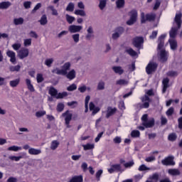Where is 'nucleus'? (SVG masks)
<instances>
[{"label":"nucleus","instance_id":"1","mask_svg":"<svg viewBox=\"0 0 182 182\" xmlns=\"http://www.w3.org/2000/svg\"><path fill=\"white\" fill-rule=\"evenodd\" d=\"M181 18H182V14L178 13L176 14L174 18V22L176 23L178 27H172L171 31H169V36L171 39H175L176 36H177V32H178V30L180 28H181Z\"/></svg>","mask_w":182,"mask_h":182},{"label":"nucleus","instance_id":"2","mask_svg":"<svg viewBox=\"0 0 182 182\" xmlns=\"http://www.w3.org/2000/svg\"><path fill=\"white\" fill-rule=\"evenodd\" d=\"M156 21V14H146L144 12L141 13V23H146V22H153Z\"/></svg>","mask_w":182,"mask_h":182},{"label":"nucleus","instance_id":"3","mask_svg":"<svg viewBox=\"0 0 182 182\" xmlns=\"http://www.w3.org/2000/svg\"><path fill=\"white\" fill-rule=\"evenodd\" d=\"M157 68H159L157 63L150 61L145 68L146 75H152L157 70Z\"/></svg>","mask_w":182,"mask_h":182},{"label":"nucleus","instance_id":"4","mask_svg":"<svg viewBox=\"0 0 182 182\" xmlns=\"http://www.w3.org/2000/svg\"><path fill=\"white\" fill-rule=\"evenodd\" d=\"M73 116V114H72L69 110H67L62 114V117L65 119V124L67 129H70V127H72V126H70V122H72Z\"/></svg>","mask_w":182,"mask_h":182},{"label":"nucleus","instance_id":"5","mask_svg":"<svg viewBox=\"0 0 182 182\" xmlns=\"http://www.w3.org/2000/svg\"><path fill=\"white\" fill-rule=\"evenodd\" d=\"M129 15L130 16V18L127 21V25L132 26L137 21V10L132 9L129 12Z\"/></svg>","mask_w":182,"mask_h":182},{"label":"nucleus","instance_id":"6","mask_svg":"<svg viewBox=\"0 0 182 182\" xmlns=\"http://www.w3.org/2000/svg\"><path fill=\"white\" fill-rule=\"evenodd\" d=\"M168 56H170L168 51H166V50H160V63H166V62L168 60Z\"/></svg>","mask_w":182,"mask_h":182},{"label":"nucleus","instance_id":"7","mask_svg":"<svg viewBox=\"0 0 182 182\" xmlns=\"http://www.w3.org/2000/svg\"><path fill=\"white\" fill-rule=\"evenodd\" d=\"M164 166H176L174 156H168L161 161Z\"/></svg>","mask_w":182,"mask_h":182},{"label":"nucleus","instance_id":"8","mask_svg":"<svg viewBox=\"0 0 182 182\" xmlns=\"http://www.w3.org/2000/svg\"><path fill=\"white\" fill-rule=\"evenodd\" d=\"M141 100L144 103L142 105V107L144 109H149V107H150V102H151L150 97H148L147 95H145L144 97H141Z\"/></svg>","mask_w":182,"mask_h":182},{"label":"nucleus","instance_id":"9","mask_svg":"<svg viewBox=\"0 0 182 182\" xmlns=\"http://www.w3.org/2000/svg\"><path fill=\"white\" fill-rule=\"evenodd\" d=\"M6 55L10 58V62L13 64V65H16V53H15V52L8 50L6 53Z\"/></svg>","mask_w":182,"mask_h":182},{"label":"nucleus","instance_id":"10","mask_svg":"<svg viewBox=\"0 0 182 182\" xmlns=\"http://www.w3.org/2000/svg\"><path fill=\"white\" fill-rule=\"evenodd\" d=\"M144 43V39L143 38V37L136 36L132 41V44L134 45V46H135V48H140V46H141V43Z\"/></svg>","mask_w":182,"mask_h":182},{"label":"nucleus","instance_id":"11","mask_svg":"<svg viewBox=\"0 0 182 182\" xmlns=\"http://www.w3.org/2000/svg\"><path fill=\"white\" fill-rule=\"evenodd\" d=\"M168 87H170V79L168 77L164 78L162 80V93L167 92Z\"/></svg>","mask_w":182,"mask_h":182},{"label":"nucleus","instance_id":"12","mask_svg":"<svg viewBox=\"0 0 182 182\" xmlns=\"http://www.w3.org/2000/svg\"><path fill=\"white\" fill-rule=\"evenodd\" d=\"M18 55L20 59H25V58H28V56H29V50L27 48H22L18 51Z\"/></svg>","mask_w":182,"mask_h":182},{"label":"nucleus","instance_id":"13","mask_svg":"<svg viewBox=\"0 0 182 182\" xmlns=\"http://www.w3.org/2000/svg\"><path fill=\"white\" fill-rule=\"evenodd\" d=\"M82 27L81 26L71 25L69 26L68 30L70 33H76V32H80Z\"/></svg>","mask_w":182,"mask_h":182},{"label":"nucleus","instance_id":"14","mask_svg":"<svg viewBox=\"0 0 182 182\" xmlns=\"http://www.w3.org/2000/svg\"><path fill=\"white\" fill-rule=\"evenodd\" d=\"M116 112H117V108L116 107L112 108V107H108L105 117L107 119H109V117H110L111 116H113V114H114Z\"/></svg>","mask_w":182,"mask_h":182},{"label":"nucleus","instance_id":"15","mask_svg":"<svg viewBox=\"0 0 182 182\" xmlns=\"http://www.w3.org/2000/svg\"><path fill=\"white\" fill-rule=\"evenodd\" d=\"M159 154V151H154L151 153V156H148L145 159V161L147 163H151V161H154L156 160V156Z\"/></svg>","mask_w":182,"mask_h":182},{"label":"nucleus","instance_id":"16","mask_svg":"<svg viewBox=\"0 0 182 182\" xmlns=\"http://www.w3.org/2000/svg\"><path fill=\"white\" fill-rule=\"evenodd\" d=\"M168 43L172 50H176V49H177V41L176 39L170 38Z\"/></svg>","mask_w":182,"mask_h":182},{"label":"nucleus","instance_id":"17","mask_svg":"<svg viewBox=\"0 0 182 182\" xmlns=\"http://www.w3.org/2000/svg\"><path fill=\"white\" fill-rule=\"evenodd\" d=\"M26 85L27 86V88L30 92H35V87H33V85H32V82L30 79H26Z\"/></svg>","mask_w":182,"mask_h":182},{"label":"nucleus","instance_id":"18","mask_svg":"<svg viewBox=\"0 0 182 182\" xmlns=\"http://www.w3.org/2000/svg\"><path fill=\"white\" fill-rule=\"evenodd\" d=\"M142 125L144 127H146V129L153 127V126H154V119L146 121V122H142Z\"/></svg>","mask_w":182,"mask_h":182},{"label":"nucleus","instance_id":"19","mask_svg":"<svg viewBox=\"0 0 182 182\" xmlns=\"http://www.w3.org/2000/svg\"><path fill=\"white\" fill-rule=\"evenodd\" d=\"M28 153L31 156H38V154H41V153H42V151H41V149H36L35 148H30L28 149Z\"/></svg>","mask_w":182,"mask_h":182},{"label":"nucleus","instance_id":"20","mask_svg":"<svg viewBox=\"0 0 182 182\" xmlns=\"http://www.w3.org/2000/svg\"><path fill=\"white\" fill-rule=\"evenodd\" d=\"M168 173L170 176H180L181 174L180 170L177 168H170L168 170Z\"/></svg>","mask_w":182,"mask_h":182},{"label":"nucleus","instance_id":"21","mask_svg":"<svg viewBox=\"0 0 182 182\" xmlns=\"http://www.w3.org/2000/svg\"><path fill=\"white\" fill-rule=\"evenodd\" d=\"M112 70H114V73H117L118 75H123V73H124V70L122 69L121 66H114L112 67Z\"/></svg>","mask_w":182,"mask_h":182},{"label":"nucleus","instance_id":"22","mask_svg":"<svg viewBox=\"0 0 182 182\" xmlns=\"http://www.w3.org/2000/svg\"><path fill=\"white\" fill-rule=\"evenodd\" d=\"M65 75L66 77L70 80H73V79L76 77V72L75 71V70H72L68 73H67Z\"/></svg>","mask_w":182,"mask_h":182},{"label":"nucleus","instance_id":"23","mask_svg":"<svg viewBox=\"0 0 182 182\" xmlns=\"http://www.w3.org/2000/svg\"><path fill=\"white\" fill-rule=\"evenodd\" d=\"M68 182H83V176L82 175L75 176Z\"/></svg>","mask_w":182,"mask_h":182},{"label":"nucleus","instance_id":"24","mask_svg":"<svg viewBox=\"0 0 182 182\" xmlns=\"http://www.w3.org/2000/svg\"><path fill=\"white\" fill-rule=\"evenodd\" d=\"M48 93H49V95H50V96H52L53 97H55V98H56V96H58V90H56V89H55V87H51L49 89Z\"/></svg>","mask_w":182,"mask_h":182},{"label":"nucleus","instance_id":"25","mask_svg":"<svg viewBox=\"0 0 182 182\" xmlns=\"http://www.w3.org/2000/svg\"><path fill=\"white\" fill-rule=\"evenodd\" d=\"M11 6V2L9 1H3L0 3V9H8Z\"/></svg>","mask_w":182,"mask_h":182},{"label":"nucleus","instance_id":"26","mask_svg":"<svg viewBox=\"0 0 182 182\" xmlns=\"http://www.w3.org/2000/svg\"><path fill=\"white\" fill-rule=\"evenodd\" d=\"M168 140H169V141H176L177 140V134L174 132L169 134Z\"/></svg>","mask_w":182,"mask_h":182},{"label":"nucleus","instance_id":"27","mask_svg":"<svg viewBox=\"0 0 182 182\" xmlns=\"http://www.w3.org/2000/svg\"><path fill=\"white\" fill-rule=\"evenodd\" d=\"M19 82H21V80L19 78H17L16 80L10 81L9 85L11 87H16V86L19 85Z\"/></svg>","mask_w":182,"mask_h":182},{"label":"nucleus","instance_id":"28","mask_svg":"<svg viewBox=\"0 0 182 182\" xmlns=\"http://www.w3.org/2000/svg\"><path fill=\"white\" fill-rule=\"evenodd\" d=\"M23 18L19 17L18 18H14V25H23Z\"/></svg>","mask_w":182,"mask_h":182},{"label":"nucleus","instance_id":"29","mask_svg":"<svg viewBox=\"0 0 182 182\" xmlns=\"http://www.w3.org/2000/svg\"><path fill=\"white\" fill-rule=\"evenodd\" d=\"M10 72H19L21 70V66L19 65H17L16 66L11 65L9 67Z\"/></svg>","mask_w":182,"mask_h":182},{"label":"nucleus","instance_id":"30","mask_svg":"<svg viewBox=\"0 0 182 182\" xmlns=\"http://www.w3.org/2000/svg\"><path fill=\"white\" fill-rule=\"evenodd\" d=\"M59 147V141L54 140L51 142L50 149L51 150H56Z\"/></svg>","mask_w":182,"mask_h":182},{"label":"nucleus","instance_id":"31","mask_svg":"<svg viewBox=\"0 0 182 182\" xmlns=\"http://www.w3.org/2000/svg\"><path fill=\"white\" fill-rule=\"evenodd\" d=\"M66 11L68 12H73V11H75V4L72 2L69 3L66 7Z\"/></svg>","mask_w":182,"mask_h":182},{"label":"nucleus","instance_id":"32","mask_svg":"<svg viewBox=\"0 0 182 182\" xmlns=\"http://www.w3.org/2000/svg\"><path fill=\"white\" fill-rule=\"evenodd\" d=\"M7 150H9V151H18V150H22V147L21 146H9Z\"/></svg>","mask_w":182,"mask_h":182},{"label":"nucleus","instance_id":"33","mask_svg":"<svg viewBox=\"0 0 182 182\" xmlns=\"http://www.w3.org/2000/svg\"><path fill=\"white\" fill-rule=\"evenodd\" d=\"M84 150H93L95 149V144H87L85 145H83Z\"/></svg>","mask_w":182,"mask_h":182},{"label":"nucleus","instance_id":"34","mask_svg":"<svg viewBox=\"0 0 182 182\" xmlns=\"http://www.w3.org/2000/svg\"><path fill=\"white\" fill-rule=\"evenodd\" d=\"M64 109H65V105L62 102H59L56 108L57 112H63Z\"/></svg>","mask_w":182,"mask_h":182},{"label":"nucleus","instance_id":"35","mask_svg":"<svg viewBox=\"0 0 182 182\" xmlns=\"http://www.w3.org/2000/svg\"><path fill=\"white\" fill-rule=\"evenodd\" d=\"M166 114L168 117H170V116H173L174 114V107H171L166 112Z\"/></svg>","mask_w":182,"mask_h":182},{"label":"nucleus","instance_id":"36","mask_svg":"<svg viewBox=\"0 0 182 182\" xmlns=\"http://www.w3.org/2000/svg\"><path fill=\"white\" fill-rule=\"evenodd\" d=\"M40 23L41 25H46L48 23V17H46V15L44 14L41 16Z\"/></svg>","mask_w":182,"mask_h":182},{"label":"nucleus","instance_id":"37","mask_svg":"<svg viewBox=\"0 0 182 182\" xmlns=\"http://www.w3.org/2000/svg\"><path fill=\"white\" fill-rule=\"evenodd\" d=\"M149 181H153V182H157L159 181V174L157 173H154L152 176L149 177Z\"/></svg>","mask_w":182,"mask_h":182},{"label":"nucleus","instance_id":"38","mask_svg":"<svg viewBox=\"0 0 182 182\" xmlns=\"http://www.w3.org/2000/svg\"><path fill=\"white\" fill-rule=\"evenodd\" d=\"M106 4H107L106 0H100L99 8L100 9H101V11H103V9L106 8Z\"/></svg>","mask_w":182,"mask_h":182},{"label":"nucleus","instance_id":"39","mask_svg":"<svg viewBox=\"0 0 182 182\" xmlns=\"http://www.w3.org/2000/svg\"><path fill=\"white\" fill-rule=\"evenodd\" d=\"M127 53L130 56H136L137 55V52H136L133 48H129L126 50Z\"/></svg>","mask_w":182,"mask_h":182},{"label":"nucleus","instance_id":"40","mask_svg":"<svg viewBox=\"0 0 182 182\" xmlns=\"http://www.w3.org/2000/svg\"><path fill=\"white\" fill-rule=\"evenodd\" d=\"M68 96V93L66 92H59L57 94L55 99H63V97H66Z\"/></svg>","mask_w":182,"mask_h":182},{"label":"nucleus","instance_id":"41","mask_svg":"<svg viewBox=\"0 0 182 182\" xmlns=\"http://www.w3.org/2000/svg\"><path fill=\"white\" fill-rule=\"evenodd\" d=\"M75 15H79L80 16H86V12H85L83 10L77 9L75 11Z\"/></svg>","mask_w":182,"mask_h":182},{"label":"nucleus","instance_id":"42","mask_svg":"<svg viewBox=\"0 0 182 182\" xmlns=\"http://www.w3.org/2000/svg\"><path fill=\"white\" fill-rule=\"evenodd\" d=\"M131 136L136 138V137H140V131L139 130H133L131 132Z\"/></svg>","mask_w":182,"mask_h":182},{"label":"nucleus","instance_id":"43","mask_svg":"<svg viewBox=\"0 0 182 182\" xmlns=\"http://www.w3.org/2000/svg\"><path fill=\"white\" fill-rule=\"evenodd\" d=\"M114 171H122V166L119 164L112 165Z\"/></svg>","mask_w":182,"mask_h":182},{"label":"nucleus","instance_id":"44","mask_svg":"<svg viewBox=\"0 0 182 182\" xmlns=\"http://www.w3.org/2000/svg\"><path fill=\"white\" fill-rule=\"evenodd\" d=\"M116 85H119V86L123 85H129V82L126 80L120 79L117 81Z\"/></svg>","mask_w":182,"mask_h":182},{"label":"nucleus","instance_id":"45","mask_svg":"<svg viewBox=\"0 0 182 182\" xmlns=\"http://www.w3.org/2000/svg\"><path fill=\"white\" fill-rule=\"evenodd\" d=\"M76 89H77V85H76V84H72L67 87L68 92H73V90H76Z\"/></svg>","mask_w":182,"mask_h":182},{"label":"nucleus","instance_id":"46","mask_svg":"<svg viewBox=\"0 0 182 182\" xmlns=\"http://www.w3.org/2000/svg\"><path fill=\"white\" fill-rule=\"evenodd\" d=\"M134 166V161H131L124 164V167H125V168H130V167H133Z\"/></svg>","mask_w":182,"mask_h":182},{"label":"nucleus","instance_id":"47","mask_svg":"<svg viewBox=\"0 0 182 182\" xmlns=\"http://www.w3.org/2000/svg\"><path fill=\"white\" fill-rule=\"evenodd\" d=\"M53 63V58L46 59L45 61V65L48 66V68H50Z\"/></svg>","mask_w":182,"mask_h":182},{"label":"nucleus","instance_id":"48","mask_svg":"<svg viewBox=\"0 0 182 182\" xmlns=\"http://www.w3.org/2000/svg\"><path fill=\"white\" fill-rule=\"evenodd\" d=\"M48 9H50L52 11V15H54L55 16H58L59 14L58 13V10L55 9V7L53 6H49Z\"/></svg>","mask_w":182,"mask_h":182},{"label":"nucleus","instance_id":"49","mask_svg":"<svg viewBox=\"0 0 182 182\" xmlns=\"http://www.w3.org/2000/svg\"><path fill=\"white\" fill-rule=\"evenodd\" d=\"M66 19H67V22H68V23H73V21H75V17L70 16L69 14H66Z\"/></svg>","mask_w":182,"mask_h":182},{"label":"nucleus","instance_id":"50","mask_svg":"<svg viewBox=\"0 0 182 182\" xmlns=\"http://www.w3.org/2000/svg\"><path fill=\"white\" fill-rule=\"evenodd\" d=\"M37 83H42V82H43L44 79H43V75H42L41 73H38L37 74Z\"/></svg>","mask_w":182,"mask_h":182},{"label":"nucleus","instance_id":"51","mask_svg":"<svg viewBox=\"0 0 182 182\" xmlns=\"http://www.w3.org/2000/svg\"><path fill=\"white\" fill-rule=\"evenodd\" d=\"M103 174V170L100 169L95 174L97 181H100V176Z\"/></svg>","mask_w":182,"mask_h":182},{"label":"nucleus","instance_id":"52","mask_svg":"<svg viewBox=\"0 0 182 182\" xmlns=\"http://www.w3.org/2000/svg\"><path fill=\"white\" fill-rule=\"evenodd\" d=\"M116 4L117 8H123L124 6V0H117Z\"/></svg>","mask_w":182,"mask_h":182},{"label":"nucleus","instance_id":"53","mask_svg":"<svg viewBox=\"0 0 182 182\" xmlns=\"http://www.w3.org/2000/svg\"><path fill=\"white\" fill-rule=\"evenodd\" d=\"M56 74L63 75V76H66V75H68V71L63 68L62 70H57Z\"/></svg>","mask_w":182,"mask_h":182},{"label":"nucleus","instance_id":"54","mask_svg":"<svg viewBox=\"0 0 182 182\" xmlns=\"http://www.w3.org/2000/svg\"><path fill=\"white\" fill-rule=\"evenodd\" d=\"M46 114V111H38L36 112V117H42Z\"/></svg>","mask_w":182,"mask_h":182},{"label":"nucleus","instance_id":"55","mask_svg":"<svg viewBox=\"0 0 182 182\" xmlns=\"http://www.w3.org/2000/svg\"><path fill=\"white\" fill-rule=\"evenodd\" d=\"M167 75L170 76L171 77H174V76H178V73L176 71L171 70L167 73Z\"/></svg>","mask_w":182,"mask_h":182},{"label":"nucleus","instance_id":"56","mask_svg":"<svg viewBox=\"0 0 182 182\" xmlns=\"http://www.w3.org/2000/svg\"><path fill=\"white\" fill-rule=\"evenodd\" d=\"M139 171H146L147 170H150L149 168H147V166H146V165L142 164L141 165L139 168H138Z\"/></svg>","mask_w":182,"mask_h":182},{"label":"nucleus","instance_id":"57","mask_svg":"<svg viewBox=\"0 0 182 182\" xmlns=\"http://www.w3.org/2000/svg\"><path fill=\"white\" fill-rule=\"evenodd\" d=\"M9 160H12L14 161H19L22 159V156H9Z\"/></svg>","mask_w":182,"mask_h":182},{"label":"nucleus","instance_id":"58","mask_svg":"<svg viewBox=\"0 0 182 182\" xmlns=\"http://www.w3.org/2000/svg\"><path fill=\"white\" fill-rule=\"evenodd\" d=\"M24 46H31L32 45V39L27 38L24 40Z\"/></svg>","mask_w":182,"mask_h":182},{"label":"nucleus","instance_id":"59","mask_svg":"<svg viewBox=\"0 0 182 182\" xmlns=\"http://www.w3.org/2000/svg\"><path fill=\"white\" fill-rule=\"evenodd\" d=\"M105 89V82L101 81L98 83L97 90H103Z\"/></svg>","mask_w":182,"mask_h":182},{"label":"nucleus","instance_id":"60","mask_svg":"<svg viewBox=\"0 0 182 182\" xmlns=\"http://www.w3.org/2000/svg\"><path fill=\"white\" fill-rule=\"evenodd\" d=\"M63 69H64V70H65V72H68V70H69V69H70V63H65L63 65Z\"/></svg>","mask_w":182,"mask_h":182},{"label":"nucleus","instance_id":"61","mask_svg":"<svg viewBox=\"0 0 182 182\" xmlns=\"http://www.w3.org/2000/svg\"><path fill=\"white\" fill-rule=\"evenodd\" d=\"M68 106H69L70 107H76V106H77V101H73V102H70L67 103Z\"/></svg>","mask_w":182,"mask_h":182},{"label":"nucleus","instance_id":"62","mask_svg":"<svg viewBox=\"0 0 182 182\" xmlns=\"http://www.w3.org/2000/svg\"><path fill=\"white\" fill-rule=\"evenodd\" d=\"M12 48L14 50H19L21 49V43H14L12 45Z\"/></svg>","mask_w":182,"mask_h":182},{"label":"nucleus","instance_id":"63","mask_svg":"<svg viewBox=\"0 0 182 182\" xmlns=\"http://www.w3.org/2000/svg\"><path fill=\"white\" fill-rule=\"evenodd\" d=\"M79 33L73 35V39L74 42H75V43H77V42H79Z\"/></svg>","mask_w":182,"mask_h":182},{"label":"nucleus","instance_id":"64","mask_svg":"<svg viewBox=\"0 0 182 182\" xmlns=\"http://www.w3.org/2000/svg\"><path fill=\"white\" fill-rule=\"evenodd\" d=\"M178 127L180 130H182V117L178 119Z\"/></svg>","mask_w":182,"mask_h":182}]
</instances>
